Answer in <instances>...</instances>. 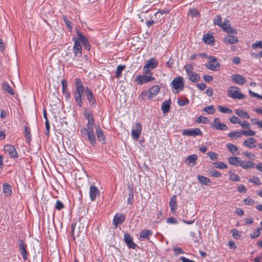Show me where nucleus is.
<instances>
[{"mask_svg": "<svg viewBox=\"0 0 262 262\" xmlns=\"http://www.w3.org/2000/svg\"><path fill=\"white\" fill-rule=\"evenodd\" d=\"M166 222L168 224H177L178 223L177 220L173 217H168Z\"/></svg>", "mask_w": 262, "mask_h": 262, "instance_id": "052dcab7", "label": "nucleus"}, {"mask_svg": "<svg viewBox=\"0 0 262 262\" xmlns=\"http://www.w3.org/2000/svg\"><path fill=\"white\" fill-rule=\"evenodd\" d=\"M256 140L254 138H249L244 142V145L250 148H254L256 146Z\"/></svg>", "mask_w": 262, "mask_h": 262, "instance_id": "4be33fe9", "label": "nucleus"}, {"mask_svg": "<svg viewBox=\"0 0 262 262\" xmlns=\"http://www.w3.org/2000/svg\"><path fill=\"white\" fill-rule=\"evenodd\" d=\"M189 79L193 82H196L200 80V76L196 73L193 72L187 75Z\"/></svg>", "mask_w": 262, "mask_h": 262, "instance_id": "c9c22d12", "label": "nucleus"}, {"mask_svg": "<svg viewBox=\"0 0 262 262\" xmlns=\"http://www.w3.org/2000/svg\"><path fill=\"white\" fill-rule=\"evenodd\" d=\"M244 202L247 205H252L254 203V200L249 198L245 199Z\"/></svg>", "mask_w": 262, "mask_h": 262, "instance_id": "e2e57ef3", "label": "nucleus"}, {"mask_svg": "<svg viewBox=\"0 0 262 262\" xmlns=\"http://www.w3.org/2000/svg\"><path fill=\"white\" fill-rule=\"evenodd\" d=\"M75 93L82 96L85 88L84 87L82 81L78 78L75 79Z\"/></svg>", "mask_w": 262, "mask_h": 262, "instance_id": "0eeeda50", "label": "nucleus"}, {"mask_svg": "<svg viewBox=\"0 0 262 262\" xmlns=\"http://www.w3.org/2000/svg\"><path fill=\"white\" fill-rule=\"evenodd\" d=\"M243 155H245L246 157L252 160H253L255 158V156L253 154H252L249 151L244 152Z\"/></svg>", "mask_w": 262, "mask_h": 262, "instance_id": "13d9d810", "label": "nucleus"}, {"mask_svg": "<svg viewBox=\"0 0 262 262\" xmlns=\"http://www.w3.org/2000/svg\"><path fill=\"white\" fill-rule=\"evenodd\" d=\"M125 220V215L123 214H117L114 217L113 224L117 227L118 225L121 224Z\"/></svg>", "mask_w": 262, "mask_h": 262, "instance_id": "6ab92c4d", "label": "nucleus"}, {"mask_svg": "<svg viewBox=\"0 0 262 262\" xmlns=\"http://www.w3.org/2000/svg\"><path fill=\"white\" fill-rule=\"evenodd\" d=\"M228 96L234 99L241 100L246 96L239 92V89L235 86H230L228 90Z\"/></svg>", "mask_w": 262, "mask_h": 262, "instance_id": "f257e3e1", "label": "nucleus"}, {"mask_svg": "<svg viewBox=\"0 0 262 262\" xmlns=\"http://www.w3.org/2000/svg\"><path fill=\"white\" fill-rule=\"evenodd\" d=\"M242 133L245 136H254L255 135V132L252 130H242Z\"/></svg>", "mask_w": 262, "mask_h": 262, "instance_id": "3c124183", "label": "nucleus"}, {"mask_svg": "<svg viewBox=\"0 0 262 262\" xmlns=\"http://www.w3.org/2000/svg\"><path fill=\"white\" fill-rule=\"evenodd\" d=\"M221 27L223 30L226 32L228 30V28L230 27V21L228 19H225L223 23H222V25Z\"/></svg>", "mask_w": 262, "mask_h": 262, "instance_id": "37998d69", "label": "nucleus"}, {"mask_svg": "<svg viewBox=\"0 0 262 262\" xmlns=\"http://www.w3.org/2000/svg\"><path fill=\"white\" fill-rule=\"evenodd\" d=\"M4 150L5 153L8 154L10 158L16 159L18 158V153L15 147L10 144H7L4 146Z\"/></svg>", "mask_w": 262, "mask_h": 262, "instance_id": "39448f33", "label": "nucleus"}, {"mask_svg": "<svg viewBox=\"0 0 262 262\" xmlns=\"http://www.w3.org/2000/svg\"><path fill=\"white\" fill-rule=\"evenodd\" d=\"M232 79L234 82L240 85L244 84L246 82L245 78L237 74L232 75Z\"/></svg>", "mask_w": 262, "mask_h": 262, "instance_id": "aec40b11", "label": "nucleus"}, {"mask_svg": "<svg viewBox=\"0 0 262 262\" xmlns=\"http://www.w3.org/2000/svg\"><path fill=\"white\" fill-rule=\"evenodd\" d=\"M230 121L233 124H241V120L237 117L233 116L230 119Z\"/></svg>", "mask_w": 262, "mask_h": 262, "instance_id": "5fc2aeb1", "label": "nucleus"}, {"mask_svg": "<svg viewBox=\"0 0 262 262\" xmlns=\"http://www.w3.org/2000/svg\"><path fill=\"white\" fill-rule=\"evenodd\" d=\"M189 14L192 17H196L198 15H199V12L196 9H190V10H189Z\"/></svg>", "mask_w": 262, "mask_h": 262, "instance_id": "338daca9", "label": "nucleus"}, {"mask_svg": "<svg viewBox=\"0 0 262 262\" xmlns=\"http://www.w3.org/2000/svg\"><path fill=\"white\" fill-rule=\"evenodd\" d=\"M203 111L205 112L208 114H213L215 112V107L213 105H211L205 107L203 108Z\"/></svg>", "mask_w": 262, "mask_h": 262, "instance_id": "a19ab883", "label": "nucleus"}, {"mask_svg": "<svg viewBox=\"0 0 262 262\" xmlns=\"http://www.w3.org/2000/svg\"><path fill=\"white\" fill-rule=\"evenodd\" d=\"M19 251L24 260L28 258V252L27 250V245L23 239L19 240Z\"/></svg>", "mask_w": 262, "mask_h": 262, "instance_id": "4468645a", "label": "nucleus"}, {"mask_svg": "<svg viewBox=\"0 0 262 262\" xmlns=\"http://www.w3.org/2000/svg\"><path fill=\"white\" fill-rule=\"evenodd\" d=\"M124 242L127 246L132 249H135L137 245L133 242V238L128 233H125L124 235Z\"/></svg>", "mask_w": 262, "mask_h": 262, "instance_id": "f3484780", "label": "nucleus"}, {"mask_svg": "<svg viewBox=\"0 0 262 262\" xmlns=\"http://www.w3.org/2000/svg\"><path fill=\"white\" fill-rule=\"evenodd\" d=\"M231 232L232 234L233 237L235 239H238L240 237V235L239 234V232L237 230H235V229L232 230H231Z\"/></svg>", "mask_w": 262, "mask_h": 262, "instance_id": "774afa93", "label": "nucleus"}, {"mask_svg": "<svg viewBox=\"0 0 262 262\" xmlns=\"http://www.w3.org/2000/svg\"><path fill=\"white\" fill-rule=\"evenodd\" d=\"M63 20L67 27L70 29V30H71L72 29L71 22L68 18H67L66 16H63Z\"/></svg>", "mask_w": 262, "mask_h": 262, "instance_id": "680f3d73", "label": "nucleus"}, {"mask_svg": "<svg viewBox=\"0 0 262 262\" xmlns=\"http://www.w3.org/2000/svg\"><path fill=\"white\" fill-rule=\"evenodd\" d=\"M224 41L226 43L235 44L238 42V39L236 36L229 35L224 38Z\"/></svg>", "mask_w": 262, "mask_h": 262, "instance_id": "b1692460", "label": "nucleus"}, {"mask_svg": "<svg viewBox=\"0 0 262 262\" xmlns=\"http://www.w3.org/2000/svg\"><path fill=\"white\" fill-rule=\"evenodd\" d=\"M74 45L73 47V52L75 56L80 57L82 56V47L77 38H73Z\"/></svg>", "mask_w": 262, "mask_h": 262, "instance_id": "ddd939ff", "label": "nucleus"}, {"mask_svg": "<svg viewBox=\"0 0 262 262\" xmlns=\"http://www.w3.org/2000/svg\"><path fill=\"white\" fill-rule=\"evenodd\" d=\"M158 64L157 60L154 58H151L146 61L145 66L146 67H148L151 70H153L157 67Z\"/></svg>", "mask_w": 262, "mask_h": 262, "instance_id": "5701e85b", "label": "nucleus"}, {"mask_svg": "<svg viewBox=\"0 0 262 262\" xmlns=\"http://www.w3.org/2000/svg\"><path fill=\"white\" fill-rule=\"evenodd\" d=\"M155 78L151 75H138L135 81L138 85H142L143 83H147L155 80Z\"/></svg>", "mask_w": 262, "mask_h": 262, "instance_id": "7ed1b4c3", "label": "nucleus"}, {"mask_svg": "<svg viewBox=\"0 0 262 262\" xmlns=\"http://www.w3.org/2000/svg\"><path fill=\"white\" fill-rule=\"evenodd\" d=\"M64 208L63 203L60 201H57L55 204V208L58 210H60Z\"/></svg>", "mask_w": 262, "mask_h": 262, "instance_id": "bf43d9fd", "label": "nucleus"}, {"mask_svg": "<svg viewBox=\"0 0 262 262\" xmlns=\"http://www.w3.org/2000/svg\"><path fill=\"white\" fill-rule=\"evenodd\" d=\"M235 113L236 115H237L239 117L242 118H245V119H249L250 116L249 114L247 113V112L244 111L242 110H235Z\"/></svg>", "mask_w": 262, "mask_h": 262, "instance_id": "e433bc0d", "label": "nucleus"}, {"mask_svg": "<svg viewBox=\"0 0 262 262\" xmlns=\"http://www.w3.org/2000/svg\"><path fill=\"white\" fill-rule=\"evenodd\" d=\"M182 135L184 136H202V132L199 128L183 130Z\"/></svg>", "mask_w": 262, "mask_h": 262, "instance_id": "6e6552de", "label": "nucleus"}, {"mask_svg": "<svg viewBox=\"0 0 262 262\" xmlns=\"http://www.w3.org/2000/svg\"><path fill=\"white\" fill-rule=\"evenodd\" d=\"M24 134L27 140L30 141L31 140V135L29 127L27 126L25 127Z\"/></svg>", "mask_w": 262, "mask_h": 262, "instance_id": "a18cd8bd", "label": "nucleus"}, {"mask_svg": "<svg viewBox=\"0 0 262 262\" xmlns=\"http://www.w3.org/2000/svg\"><path fill=\"white\" fill-rule=\"evenodd\" d=\"M249 182L253 183L256 185H260L261 183L260 182L259 179L258 177H254L251 179H249Z\"/></svg>", "mask_w": 262, "mask_h": 262, "instance_id": "0e129e2a", "label": "nucleus"}, {"mask_svg": "<svg viewBox=\"0 0 262 262\" xmlns=\"http://www.w3.org/2000/svg\"><path fill=\"white\" fill-rule=\"evenodd\" d=\"M134 202V192L132 189H130L127 198V203L132 204Z\"/></svg>", "mask_w": 262, "mask_h": 262, "instance_id": "8fccbe9b", "label": "nucleus"}, {"mask_svg": "<svg viewBox=\"0 0 262 262\" xmlns=\"http://www.w3.org/2000/svg\"><path fill=\"white\" fill-rule=\"evenodd\" d=\"M198 156L196 154L191 155L187 157L185 162L189 166H193L196 163Z\"/></svg>", "mask_w": 262, "mask_h": 262, "instance_id": "412c9836", "label": "nucleus"}, {"mask_svg": "<svg viewBox=\"0 0 262 262\" xmlns=\"http://www.w3.org/2000/svg\"><path fill=\"white\" fill-rule=\"evenodd\" d=\"M84 115L85 118L88 120V121L94 120L93 117L91 114V111L88 109H85L84 110Z\"/></svg>", "mask_w": 262, "mask_h": 262, "instance_id": "49530a36", "label": "nucleus"}, {"mask_svg": "<svg viewBox=\"0 0 262 262\" xmlns=\"http://www.w3.org/2000/svg\"><path fill=\"white\" fill-rule=\"evenodd\" d=\"M217 108L223 113H227V114L232 113V111L231 109L224 107L222 105H219L217 106Z\"/></svg>", "mask_w": 262, "mask_h": 262, "instance_id": "09e8293b", "label": "nucleus"}, {"mask_svg": "<svg viewBox=\"0 0 262 262\" xmlns=\"http://www.w3.org/2000/svg\"><path fill=\"white\" fill-rule=\"evenodd\" d=\"M95 125L94 120L88 121L86 124L87 128L84 129L87 130H89V131H94Z\"/></svg>", "mask_w": 262, "mask_h": 262, "instance_id": "c03bdc74", "label": "nucleus"}, {"mask_svg": "<svg viewBox=\"0 0 262 262\" xmlns=\"http://www.w3.org/2000/svg\"><path fill=\"white\" fill-rule=\"evenodd\" d=\"M209 62L206 65V68L212 71L216 70V69L220 67L216 57L211 56L209 57Z\"/></svg>", "mask_w": 262, "mask_h": 262, "instance_id": "423d86ee", "label": "nucleus"}, {"mask_svg": "<svg viewBox=\"0 0 262 262\" xmlns=\"http://www.w3.org/2000/svg\"><path fill=\"white\" fill-rule=\"evenodd\" d=\"M2 87L4 91L8 92L10 95H13L14 94L12 87L7 82H4L2 84Z\"/></svg>", "mask_w": 262, "mask_h": 262, "instance_id": "72a5a7b5", "label": "nucleus"}, {"mask_svg": "<svg viewBox=\"0 0 262 262\" xmlns=\"http://www.w3.org/2000/svg\"><path fill=\"white\" fill-rule=\"evenodd\" d=\"M227 148L232 154L238 155L239 154L237 147L233 144L228 143L227 144Z\"/></svg>", "mask_w": 262, "mask_h": 262, "instance_id": "c756f323", "label": "nucleus"}, {"mask_svg": "<svg viewBox=\"0 0 262 262\" xmlns=\"http://www.w3.org/2000/svg\"><path fill=\"white\" fill-rule=\"evenodd\" d=\"M243 135L242 130L230 132L228 134V137L233 139L236 140L238 138H241Z\"/></svg>", "mask_w": 262, "mask_h": 262, "instance_id": "f704fd0d", "label": "nucleus"}, {"mask_svg": "<svg viewBox=\"0 0 262 262\" xmlns=\"http://www.w3.org/2000/svg\"><path fill=\"white\" fill-rule=\"evenodd\" d=\"M125 66L120 64L117 66L116 72V76L117 78H119L121 75L122 71L125 69Z\"/></svg>", "mask_w": 262, "mask_h": 262, "instance_id": "79ce46f5", "label": "nucleus"}, {"mask_svg": "<svg viewBox=\"0 0 262 262\" xmlns=\"http://www.w3.org/2000/svg\"><path fill=\"white\" fill-rule=\"evenodd\" d=\"M209 119L207 117L202 116L198 117L196 119L197 123L207 124L209 122Z\"/></svg>", "mask_w": 262, "mask_h": 262, "instance_id": "de8ad7c7", "label": "nucleus"}, {"mask_svg": "<svg viewBox=\"0 0 262 262\" xmlns=\"http://www.w3.org/2000/svg\"><path fill=\"white\" fill-rule=\"evenodd\" d=\"M85 93L86 98L91 106H94L96 105V100L91 90L88 88H85Z\"/></svg>", "mask_w": 262, "mask_h": 262, "instance_id": "dca6fc26", "label": "nucleus"}, {"mask_svg": "<svg viewBox=\"0 0 262 262\" xmlns=\"http://www.w3.org/2000/svg\"><path fill=\"white\" fill-rule=\"evenodd\" d=\"M222 17L220 15H217L214 19V23L215 25H217L219 26H220L221 25H222Z\"/></svg>", "mask_w": 262, "mask_h": 262, "instance_id": "4d7b16f0", "label": "nucleus"}, {"mask_svg": "<svg viewBox=\"0 0 262 262\" xmlns=\"http://www.w3.org/2000/svg\"><path fill=\"white\" fill-rule=\"evenodd\" d=\"M198 180L200 182L205 185L210 186L211 184V180L209 178L203 176H198Z\"/></svg>", "mask_w": 262, "mask_h": 262, "instance_id": "7c9ffc66", "label": "nucleus"}, {"mask_svg": "<svg viewBox=\"0 0 262 262\" xmlns=\"http://www.w3.org/2000/svg\"><path fill=\"white\" fill-rule=\"evenodd\" d=\"M89 195L90 200L92 202L95 201L96 199V198L99 196L100 191L96 186L94 185H91L90 186L89 189Z\"/></svg>", "mask_w": 262, "mask_h": 262, "instance_id": "1a4fd4ad", "label": "nucleus"}, {"mask_svg": "<svg viewBox=\"0 0 262 262\" xmlns=\"http://www.w3.org/2000/svg\"><path fill=\"white\" fill-rule=\"evenodd\" d=\"M184 80L182 76H178L174 78L171 81V85L174 90L173 93H178L184 88Z\"/></svg>", "mask_w": 262, "mask_h": 262, "instance_id": "f03ea898", "label": "nucleus"}, {"mask_svg": "<svg viewBox=\"0 0 262 262\" xmlns=\"http://www.w3.org/2000/svg\"><path fill=\"white\" fill-rule=\"evenodd\" d=\"M76 33L78 36L77 39L79 40V42H81L82 43L85 49L88 50H90V45L86 38L83 36L81 32L79 30H77Z\"/></svg>", "mask_w": 262, "mask_h": 262, "instance_id": "f8f14e48", "label": "nucleus"}, {"mask_svg": "<svg viewBox=\"0 0 262 262\" xmlns=\"http://www.w3.org/2000/svg\"><path fill=\"white\" fill-rule=\"evenodd\" d=\"M215 167L221 169H225L227 168V165L222 162H218L216 163Z\"/></svg>", "mask_w": 262, "mask_h": 262, "instance_id": "69168bd1", "label": "nucleus"}, {"mask_svg": "<svg viewBox=\"0 0 262 262\" xmlns=\"http://www.w3.org/2000/svg\"><path fill=\"white\" fill-rule=\"evenodd\" d=\"M150 93L149 90L147 91H143L140 94V96L138 97V99L140 101H142V100L147 98V99H151V97L149 96Z\"/></svg>", "mask_w": 262, "mask_h": 262, "instance_id": "2f4dec72", "label": "nucleus"}, {"mask_svg": "<svg viewBox=\"0 0 262 262\" xmlns=\"http://www.w3.org/2000/svg\"><path fill=\"white\" fill-rule=\"evenodd\" d=\"M203 39L204 41L207 44H211L214 42V37L208 34L204 35Z\"/></svg>", "mask_w": 262, "mask_h": 262, "instance_id": "4c0bfd02", "label": "nucleus"}, {"mask_svg": "<svg viewBox=\"0 0 262 262\" xmlns=\"http://www.w3.org/2000/svg\"><path fill=\"white\" fill-rule=\"evenodd\" d=\"M252 47L254 50L257 49H262V41H257L252 45Z\"/></svg>", "mask_w": 262, "mask_h": 262, "instance_id": "864d4df0", "label": "nucleus"}, {"mask_svg": "<svg viewBox=\"0 0 262 262\" xmlns=\"http://www.w3.org/2000/svg\"><path fill=\"white\" fill-rule=\"evenodd\" d=\"M169 206L172 211H174L176 210L177 208L176 195H174L171 198L169 201Z\"/></svg>", "mask_w": 262, "mask_h": 262, "instance_id": "c85d7f7f", "label": "nucleus"}, {"mask_svg": "<svg viewBox=\"0 0 262 262\" xmlns=\"http://www.w3.org/2000/svg\"><path fill=\"white\" fill-rule=\"evenodd\" d=\"M73 96L75 99V101L77 104V105L80 107H81L82 105V96L78 95L74 92L73 93Z\"/></svg>", "mask_w": 262, "mask_h": 262, "instance_id": "58836bf2", "label": "nucleus"}, {"mask_svg": "<svg viewBox=\"0 0 262 262\" xmlns=\"http://www.w3.org/2000/svg\"><path fill=\"white\" fill-rule=\"evenodd\" d=\"M149 91L150 93V96L152 98L154 97H155L160 92V87L159 85H154L149 89Z\"/></svg>", "mask_w": 262, "mask_h": 262, "instance_id": "cd10ccee", "label": "nucleus"}, {"mask_svg": "<svg viewBox=\"0 0 262 262\" xmlns=\"http://www.w3.org/2000/svg\"><path fill=\"white\" fill-rule=\"evenodd\" d=\"M229 163L235 166H241L242 160L237 157H231L228 159Z\"/></svg>", "mask_w": 262, "mask_h": 262, "instance_id": "393cba45", "label": "nucleus"}, {"mask_svg": "<svg viewBox=\"0 0 262 262\" xmlns=\"http://www.w3.org/2000/svg\"><path fill=\"white\" fill-rule=\"evenodd\" d=\"M3 192L6 195L8 196L10 195L11 193V187L8 184H3Z\"/></svg>", "mask_w": 262, "mask_h": 262, "instance_id": "ea45409f", "label": "nucleus"}, {"mask_svg": "<svg viewBox=\"0 0 262 262\" xmlns=\"http://www.w3.org/2000/svg\"><path fill=\"white\" fill-rule=\"evenodd\" d=\"M88 225V220L86 218L84 217H80L78 221L77 222L75 225H72V228L73 232L74 230V228L76 226H78L79 228H81L82 229H84L85 227H86Z\"/></svg>", "mask_w": 262, "mask_h": 262, "instance_id": "2eb2a0df", "label": "nucleus"}, {"mask_svg": "<svg viewBox=\"0 0 262 262\" xmlns=\"http://www.w3.org/2000/svg\"><path fill=\"white\" fill-rule=\"evenodd\" d=\"M211 127L219 130H226L228 126L226 124L222 123L219 118H215L213 121L210 123Z\"/></svg>", "mask_w": 262, "mask_h": 262, "instance_id": "20e7f679", "label": "nucleus"}, {"mask_svg": "<svg viewBox=\"0 0 262 262\" xmlns=\"http://www.w3.org/2000/svg\"><path fill=\"white\" fill-rule=\"evenodd\" d=\"M142 125L140 123L137 122L136 123L135 128L132 130V136L135 140H138L141 134Z\"/></svg>", "mask_w": 262, "mask_h": 262, "instance_id": "9b49d317", "label": "nucleus"}, {"mask_svg": "<svg viewBox=\"0 0 262 262\" xmlns=\"http://www.w3.org/2000/svg\"><path fill=\"white\" fill-rule=\"evenodd\" d=\"M152 234V232L150 230H143L141 231L140 237L141 238L148 239L149 236Z\"/></svg>", "mask_w": 262, "mask_h": 262, "instance_id": "473e14b6", "label": "nucleus"}, {"mask_svg": "<svg viewBox=\"0 0 262 262\" xmlns=\"http://www.w3.org/2000/svg\"><path fill=\"white\" fill-rule=\"evenodd\" d=\"M255 163L251 161H242L241 164V167L245 169H248L254 167Z\"/></svg>", "mask_w": 262, "mask_h": 262, "instance_id": "bb28decb", "label": "nucleus"}, {"mask_svg": "<svg viewBox=\"0 0 262 262\" xmlns=\"http://www.w3.org/2000/svg\"><path fill=\"white\" fill-rule=\"evenodd\" d=\"M185 69L186 70V72L187 75L190 74V73L193 72V66L191 64H188L185 66Z\"/></svg>", "mask_w": 262, "mask_h": 262, "instance_id": "6e6d98bb", "label": "nucleus"}, {"mask_svg": "<svg viewBox=\"0 0 262 262\" xmlns=\"http://www.w3.org/2000/svg\"><path fill=\"white\" fill-rule=\"evenodd\" d=\"M81 132L82 135H86L91 144L92 146H95L96 140L94 131H89V130L82 129Z\"/></svg>", "mask_w": 262, "mask_h": 262, "instance_id": "9d476101", "label": "nucleus"}, {"mask_svg": "<svg viewBox=\"0 0 262 262\" xmlns=\"http://www.w3.org/2000/svg\"><path fill=\"white\" fill-rule=\"evenodd\" d=\"M96 134L97 136L98 140L101 143L104 144L106 142V137L102 129L99 126L96 127Z\"/></svg>", "mask_w": 262, "mask_h": 262, "instance_id": "a211bd4d", "label": "nucleus"}, {"mask_svg": "<svg viewBox=\"0 0 262 262\" xmlns=\"http://www.w3.org/2000/svg\"><path fill=\"white\" fill-rule=\"evenodd\" d=\"M229 177H230V179L232 181H239L240 180L239 177L237 174H236L234 173L231 172V171L230 172Z\"/></svg>", "mask_w": 262, "mask_h": 262, "instance_id": "603ef678", "label": "nucleus"}, {"mask_svg": "<svg viewBox=\"0 0 262 262\" xmlns=\"http://www.w3.org/2000/svg\"><path fill=\"white\" fill-rule=\"evenodd\" d=\"M170 99H169L168 101H165L162 103L161 110L162 111L163 113L166 114L169 112L170 107Z\"/></svg>", "mask_w": 262, "mask_h": 262, "instance_id": "a878e982", "label": "nucleus"}]
</instances>
